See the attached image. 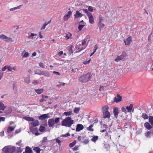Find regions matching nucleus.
<instances>
[{"label": "nucleus", "mask_w": 153, "mask_h": 153, "mask_svg": "<svg viewBox=\"0 0 153 153\" xmlns=\"http://www.w3.org/2000/svg\"><path fill=\"white\" fill-rule=\"evenodd\" d=\"M91 76V73L88 72L86 74L81 75L79 78L78 81L82 83H86L90 80Z\"/></svg>", "instance_id": "obj_1"}, {"label": "nucleus", "mask_w": 153, "mask_h": 153, "mask_svg": "<svg viewBox=\"0 0 153 153\" xmlns=\"http://www.w3.org/2000/svg\"><path fill=\"white\" fill-rule=\"evenodd\" d=\"M74 121L70 117H66L62 121V125L66 127H70L74 123Z\"/></svg>", "instance_id": "obj_2"}, {"label": "nucleus", "mask_w": 153, "mask_h": 153, "mask_svg": "<svg viewBox=\"0 0 153 153\" xmlns=\"http://www.w3.org/2000/svg\"><path fill=\"white\" fill-rule=\"evenodd\" d=\"M82 10L84 12L87 14L89 19V23L92 24H94V21L92 14L91 13L88 12V9H83Z\"/></svg>", "instance_id": "obj_3"}, {"label": "nucleus", "mask_w": 153, "mask_h": 153, "mask_svg": "<svg viewBox=\"0 0 153 153\" xmlns=\"http://www.w3.org/2000/svg\"><path fill=\"white\" fill-rule=\"evenodd\" d=\"M15 149L16 148L14 146H7L4 147L3 151L5 153H13Z\"/></svg>", "instance_id": "obj_4"}, {"label": "nucleus", "mask_w": 153, "mask_h": 153, "mask_svg": "<svg viewBox=\"0 0 153 153\" xmlns=\"http://www.w3.org/2000/svg\"><path fill=\"white\" fill-rule=\"evenodd\" d=\"M127 54L125 52H123L122 54L120 56H117L116 58L115 59V61L116 62H119L121 60L125 59Z\"/></svg>", "instance_id": "obj_5"}, {"label": "nucleus", "mask_w": 153, "mask_h": 153, "mask_svg": "<svg viewBox=\"0 0 153 153\" xmlns=\"http://www.w3.org/2000/svg\"><path fill=\"white\" fill-rule=\"evenodd\" d=\"M88 38H85L83 40H82L81 45H80L82 46L80 48H78V49H80L79 51L85 49L87 47V44H86V42L87 41Z\"/></svg>", "instance_id": "obj_6"}, {"label": "nucleus", "mask_w": 153, "mask_h": 153, "mask_svg": "<svg viewBox=\"0 0 153 153\" xmlns=\"http://www.w3.org/2000/svg\"><path fill=\"white\" fill-rule=\"evenodd\" d=\"M49 113L47 114H44L39 116V119L41 120H43L46 118H48L50 117Z\"/></svg>", "instance_id": "obj_7"}, {"label": "nucleus", "mask_w": 153, "mask_h": 153, "mask_svg": "<svg viewBox=\"0 0 153 153\" xmlns=\"http://www.w3.org/2000/svg\"><path fill=\"white\" fill-rule=\"evenodd\" d=\"M122 100V97L120 95L117 94V96L114 98V101L116 102H118L121 101Z\"/></svg>", "instance_id": "obj_8"}, {"label": "nucleus", "mask_w": 153, "mask_h": 153, "mask_svg": "<svg viewBox=\"0 0 153 153\" xmlns=\"http://www.w3.org/2000/svg\"><path fill=\"white\" fill-rule=\"evenodd\" d=\"M84 128L83 126L82 125L79 124L77 125L76 128V131H79L82 130Z\"/></svg>", "instance_id": "obj_9"}, {"label": "nucleus", "mask_w": 153, "mask_h": 153, "mask_svg": "<svg viewBox=\"0 0 153 153\" xmlns=\"http://www.w3.org/2000/svg\"><path fill=\"white\" fill-rule=\"evenodd\" d=\"M132 38L131 36H129L128 37L126 40L124 41L125 43V45H130L131 42Z\"/></svg>", "instance_id": "obj_10"}, {"label": "nucleus", "mask_w": 153, "mask_h": 153, "mask_svg": "<svg viewBox=\"0 0 153 153\" xmlns=\"http://www.w3.org/2000/svg\"><path fill=\"white\" fill-rule=\"evenodd\" d=\"M133 106V105L131 104L129 106H127L126 107V109L128 111V112L130 113L132 111V112H133L134 110V109H132Z\"/></svg>", "instance_id": "obj_11"}, {"label": "nucleus", "mask_w": 153, "mask_h": 153, "mask_svg": "<svg viewBox=\"0 0 153 153\" xmlns=\"http://www.w3.org/2000/svg\"><path fill=\"white\" fill-rule=\"evenodd\" d=\"M82 14L79 13V11H76L75 14L74 15L75 18H78L80 17H81L83 16Z\"/></svg>", "instance_id": "obj_12"}, {"label": "nucleus", "mask_w": 153, "mask_h": 153, "mask_svg": "<svg viewBox=\"0 0 153 153\" xmlns=\"http://www.w3.org/2000/svg\"><path fill=\"white\" fill-rule=\"evenodd\" d=\"M48 124L49 127L53 126L55 124L54 122V120L53 119H50L48 120Z\"/></svg>", "instance_id": "obj_13"}, {"label": "nucleus", "mask_w": 153, "mask_h": 153, "mask_svg": "<svg viewBox=\"0 0 153 153\" xmlns=\"http://www.w3.org/2000/svg\"><path fill=\"white\" fill-rule=\"evenodd\" d=\"M113 113L115 117L117 118L119 113V110L118 108L117 107H115L113 110Z\"/></svg>", "instance_id": "obj_14"}, {"label": "nucleus", "mask_w": 153, "mask_h": 153, "mask_svg": "<svg viewBox=\"0 0 153 153\" xmlns=\"http://www.w3.org/2000/svg\"><path fill=\"white\" fill-rule=\"evenodd\" d=\"M103 117L105 118H109L110 117V114L108 111L103 112Z\"/></svg>", "instance_id": "obj_15"}, {"label": "nucleus", "mask_w": 153, "mask_h": 153, "mask_svg": "<svg viewBox=\"0 0 153 153\" xmlns=\"http://www.w3.org/2000/svg\"><path fill=\"white\" fill-rule=\"evenodd\" d=\"M30 123L35 126H37L39 124V121L37 120H34V121H32Z\"/></svg>", "instance_id": "obj_16"}, {"label": "nucleus", "mask_w": 153, "mask_h": 153, "mask_svg": "<svg viewBox=\"0 0 153 153\" xmlns=\"http://www.w3.org/2000/svg\"><path fill=\"white\" fill-rule=\"evenodd\" d=\"M72 36V34L71 33L69 32L68 33H66L64 35V37L67 39H71V37Z\"/></svg>", "instance_id": "obj_17"}, {"label": "nucleus", "mask_w": 153, "mask_h": 153, "mask_svg": "<svg viewBox=\"0 0 153 153\" xmlns=\"http://www.w3.org/2000/svg\"><path fill=\"white\" fill-rule=\"evenodd\" d=\"M23 119L27 121H34V118L33 117H24Z\"/></svg>", "instance_id": "obj_18"}, {"label": "nucleus", "mask_w": 153, "mask_h": 153, "mask_svg": "<svg viewBox=\"0 0 153 153\" xmlns=\"http://www.w3.org/2000/svg\"><path fill=\"white\" fill-rule=\"evenodd\" d=\"M145 127L148 130H150L152 128V126L148 122H146L144 124Z\"/></svg>", "instance_id": "obj_19"}, {"label": "nucleus", "mask_w": 153, "mask_h": 153, "mask_svg": "<svg viewBox=\"0 0 153 153\" xmlns=\"http://www.w3.org/2000/svg\"><path fill=\"white\" fill-rule=\"evenodd\" d=\"M12 111V109L10 107H8L4 112L6 114H9L11 113Z\"/></svg>", "instance_id": "obj_20"}, {"label": "nucleus", "mask_w": 153, "mask_h": 153, "mask_svg": "<svg viewBox=\"0 0 153 153\" xmlns=\"http://www.w3.org/2000/svg\"><path fill=\"white\" fill-rule=\"evenodd\" d=\"M34 90L37 94H39L43 92L44 91V89L43 88H41L40 89H35Z\"/></svg>", "instance_id": "obj_21"}, {"label": "nucleus", "mask_w": 153, "mask_h": 153, "mask_svg": "<svg viewBox=\"0 0 153 153\" xmlns=\"http://www.w3.org/2000/svg\"><path fill=\"white\" fill-rule=\"evenodd\" d=\"M25 153H32V151L31 149L28 146H27L25 149Z\"/></svg>", "instance_id": "obj_22"}, {"label": "nucleus", "mask_w": 153, "mask_h": 153, "mask_svg": "<svg viewBox=\"0 0 153 153\" xmlns=\"http://www.w3.org/2000/svg\"><path fill=\"white\" fill-rule=\"evenodd\" d=\"M6 107L4 104L1 102L0 101V110L4 111Z\"/></svg>", "instance_id": "obj_23"}, {"label": "nucleus", "mask_w": 153, "mask_h": 153, "mask_svg": "<svg viewBox=\"0 0 153 153\" xmlns=\"http://www.w3.org/2000/svg\"><path fill=\"white\" fill-rule=\"evenodd\" d=\"M14 127L9 126L8 127L7 129V132L8 133H10L12 131L14 130Z\"/></svg>", "instance_id": "obj_24"}, {"label": "nucleus", "mask_w": 153, "mask_h": 153, "mask_svg": "<svg viewBox=\"0 0 153 153\" xmlns=\"http://www.w3.org/2000/svg\"><path fill=\"white\" fill-rule=\"evenodd\" d=\"M0 38L3 40L6 41L7 37L3 34L0 35Z\"/></svg>", "instance_id": "obj_25"}, {"label": "nucleus", "mask_w": 153, "mask_h": 153, "mask_svg": "<svg viewBox=\"0 0 153 153\" xmlns=\"http://www.w3.org/2000/svg\"><path fill=\"white\" fill-rule=\"evenodd\" d=\"M25 82L27 83H29L30 82V76L29 75L27 76L26 78H25Z\"/></svg>", "instance_id": "obj_26"}, {"label": "nucleus", "mask_w": 153, "mask_h": 153, "mask_svg": "<svg viewBox=\"0 0 153 153\" xmlns=\"http://www.w3.org/2000/svg\"><path fill=\"white\" fill-rule=\"evenodd\" d=\"M22 6V5H20L19 6L15 7L12 8H11L10 9V11H13L15 10L19 9L20 8L21 6Z\"/></svg>", "instance_id": "obj_27"}, {"label": "nucleus", "mask_w": 153, "mask_h": 153, "mask_svg": "<svg viewBox=\"0 0 153 153\" xmlns=\"http://www.w3.org/2000/svg\"><path fill=\"white\" fill-rule=\"evenodd\" d=\"M72 114L73 115V114L72 113V112L71 111L65 112L63 113V115H65L66 116H71Z\"/></svg>", "instance_id": "obj_28"}, {"label": "nucleus", "mask_w": 153, "mask_h": 153, "mask_svg": "<svg viewBox=\"0 0 153 153\" xmlns=\"http://www.w3.org/2000/svg\"><path fill=\"white\" fill-rule=\"evenodd\" d=\"M108 107L107 105H105L102 108V111L103 112H104L106 111H108Z\"/></svg>", "instance_id": "obj_29"}, {"label": "nucleus", "mask_w": 153, "mask_h": 153, "mask_svg": "<svg viewBox=\"0 0 153 153\" xmlns=\"http://www.w3.org/2000/svg\"><path fill=\"white\" fill-rule=\"evenodd\" d=\"M36 35H37L36 34H34L31 33L30 35L28 36V38L30 39H32L33 38L34 36Z\"/></svg>", "instance_id": "obj_30"}, {"label": "nucleus", "mask_w": 153, "mask_h": 153, "mask_svg": "<svg viewBox=\"0 0 153 153\" xmlns=\"http://www.w3.org/2000/svg\"><path fill=\"white\" fill-rule=\"evenodd\" d=\"M33 150L35 151L37 153H39L40 149L37 147H35L33 149Z\"/></svg>", "instance_id": "obj_31"}, {"label": "nucleus", "mask_w": 153, "mask_h": 153, "mask_svg": "<svg viewBox=\"0 0 153 153\" xmlns=\"http://www.w3.org/2000/svg\"><path fill=\"white\" fill-rule=\"evenodd\" d=\"M98 139V137L97 136H94L91 139V140L95 142Z\"/></svg>", "instance_id": "obj_32"}, {"label": "nucleus", "mask_w": 153, "mask_h": 153, "mask_svg": "<svg viewBox=\"0 0 153 153\" xmlns=\"http://www.w3.org/2000/svg\"><path fill=\"white\" fill-rule=\"evenodd\" d=\"M93 126V125H91L88 127L87 128V129L88 130L92 131H94V129L92 128Z\"/></svg>", "instance_id": "obj_33"}, {"label": "nucleus", "mask_w": 153, "mask_h": 153, "mask_svg": "<svg viewBox=\"0 0 153 153\" xmlns=\"http://www.w3.org/2000/svg\"><path fill=\"white\" fill-rule=\"evenodd\" d=\"M142 117L144 119H148V116L145 113H143L142 115Z\"/></svg>", "instance_id": "obj_34"}, {"label": "nucleus", "mask_w": 153, "mask_h": 153, "mask_svg": "<svg viewBox=\"0 0 153 153\" xmlns=\"http://www.w3.org/2000/svg\"><path fill=\"white\" fill-rule=\"evenodd\" d=\"M80 110V108L79 107H76L74 110V113L77 114L78 113Z\"/></svg>", "instance_id": "obj_35"}, {"label": "nucleus", "mask_w": 153, "mask_h": 153, "mask_svg": "<svg viewBox=\"0 0 153 153\" xmlns=\"http://www.w3.org/2000/svg\"><path fill=\"white\" fill-rule=\"evenodd\" d=\"M149 121L150 122L152 126H153V119H152V116H149Z\"/></svg>", "instance_id": "obj_36"}, {"label": "nucleus", "mask_w": 153, "mask_h": 153, "mask_svg": "<svg viewBox=\"0 0 153 153\" xmlns=\"http://www.w3.org/2000/svg\"><path fill=\"white\" fill-rule=\"evenodd\" d=\"M76 140H74L73 142L70 143L69 146L70 147H73L76 144Z\"/></svg>", "instance_id": "obj_37"}, {"label": "nucleus", "mask_w": 153, "mask_h": 153, "mask_svg": "<svg viewBox=\"0 0 153 153\" xmlns=\"http://www.w3.org/2000/svg\"><path fill=\"white\" fill-rule=\"evenodd\" d=\"M45 129V127L41 126L39 128V131L40 132H43L44 131Z\"/></svg>", "instance_id": "obj_38"}, {"label": "nucleus", "mask_w": 153, "mask_h": 153, "mask_svg": "<svg viewBox=\"0 0 153 153\" xmlns=\"http://www.w3.org/2000/svg\"><path fill=\"white\" fill-rule=\"evenodd\" d=\"M43 75H44L46 76L49 77L50 74L48 72L43 71Z\"/></svg>", "instance_id": "obj_39"}, {"label": "nucleus", "mask_w": 153, "mask_h": 153, "mask_svg": "<svg viewBox=\"0 0 153 153\" xmlns=\"http://www.w3.org/2000/svg\"><path fill=\"white\" fill-rule=\"evenodd\" d=\"M6 41L8 42H13L14 41V40L11 38L7 37Z\"/></svg>", "instance_id": "obj_40"}, {"label": "nucleus", "mask_w": 153, "mask_h": 153, "mask_svg": "<svg viewBox=\"0 0 153 153\" xmlns=\"http://www.w3.org/2000/svg\"><path fill=\"white\" fill-rule=\"evenodd\" d=\"M61 119L60 117H57L54 120V122L55 124H57L58 123L60 119Z\"/></svg>", "instance_id": "obj_41"}, {"label": "nucleus", "mask_w": 153, "mask_h": 153, "mask_svg": "<svg viewBox=\"0 0 153 153\" xmlns=\"http://www.w3.org/2000/svg\"><path fill=\"white\" fill-rule=\"evenodd\" d=\"M35 74H38L39 75H43V71H42L39 70V72H37V71H36L35 72Z\"/></svg>", "instance_id": "obj_42"}, {"label": "nucleus", "mask_w": 153, "mask_h": 153, "mask_svg": "<svg viewBox=\"0 0 153 153\" xmlns=\"http://www.w3.org/2000/svg\"><path fill=\"white\" fill-rule=\"evenodd\" d=\"M59 83H60L59 85H57L56 86L58 87H59L61 86H64L65 84V83L64 82H59Z\"/></svg>", "instance_id": "obj_43"}, {"label": "nucleus", "mask_w": 153, "mask_h": 153, "mask_svg": "<svg viewBox=\"0 0 153 153\" xmlns=\"http://www.w3.org/2000/svg\"><path fill=\"white\" fill-rule=\"evenodd\" d=\"M104 24L102 23L101 22L99 23V26L100 30L101 28L104 27Z\"/></svg>", "instance_id": "obj_44"}, {"label": "nucleus", "mask_w": 153, "mask_h": 153, "mask_svg": "<svg viewBox=\"0 0 153 153\" xmlns=\"http://www.w3.org/2000/svg\"><path fill=\"white\" fill-rule=\"evenodd\" d=\"M84 25H79L78 27L79 30L81 31L82 30V28L84 27Z\"/></svg>", "instance_id": "obj_45"}, {"label": "nucleus", "mask_w": 153, "mask_h": 153, "mask_svg": "<svg viewBox=\"0 0 153 153\" xmlns=\"http://www.w3.org/2000/svg\"><path fill=\"white\" fill-rule=\"evenodd\" d=\"M7 69L9 71H11L12 70V67L9 65H7Z\"/></svg>", "instance_id": "obj_46"}, {"label": "nucleus", "mask_w": 153, "mask_h": 153, "mask_svg": "<svg viewBox=\"0 0 153 153\" xmlns=\"http://www.w3.org/2000/svg\"><path fill=\"white\" fill-rule=\"evenodd\" d=\"M81 142L85 144H86L88 143V142H89V140H88V139H87L85 140H84V141H82Z\"/></svg>", "instance_id": "obj_47"}, {"label": "nucleus", "mask_w": 153, "mask_h": 153, "mask_svg": "<svg viewBox=\"0 0 153 153\" xmlns=\"http://www.w3.org/2000/svg\"><path fill=\"white\" fill-rule=\"evenodd\" d=\"M151 134V131H147L145 133V136L147 137H150V134Z\"/></svg>", "instance_id": "obj_48"}, {"label": "nucleus", "mask_w": 153, "mask_h": 153, "mask_svg": "<svg viewBox=\"0 0 153 153\" xmlns=\"http://www.w3.org/2000/svg\"><path fill=\"white\" fill-rule=\"evenodd\" d=\"M70 18L68 16L65 15L63 17V19L66 21H67Z\"/></svg>", "instance_id": "obj_49"}, {"label": "nucleus", "mask_w": 153, "mask_h": 153, "mask_svg": "<svg viewBox=\"0 0 153 153\" xmlns=\"http://www.w3.org/2000/svg\"><path fill=\"white\" fill-rule=\"evenodd\" d=\"M22 151V150H21V149L20 147H18L17 149V153H20Z\"/></svg>", "instance_id": "obj_50"}, {"label": "nucleus", "mask_w": 153, "mask_h": 153, "mask_svg": "<svg viewBox=\"0 0 153 153\" xmlns=\"http://www.w3.org/2000/svg\"><path fill=\"white\" fill-rule=\"evenodd\" d=\"M29 56V53L28 52H26L24 55H22L23 58Z\"/></svg>", "instance_id": "obj_51"}, {"label": "nucleus", "mask_w": 153, "mask_h": 153, "mask_svg": "<svg viewBox=\"0 0 153 153\" xmlns=\"http://www.w3.org/2000/svg\"><path fill=\"white\" fill-rule=\"evenodd\" d=\"M5 119V117H0V123L1 121H4Z\"/></svg>", "instance_id": "obj_52"}, {"label": "nucleus", "mask_w": 153, "mask_h": 153, "mask_svg": "<svg viewBox=\"0 0 153 153\" xmlns=\"http://www.w3.org/2000/svg\"><path fill=\"white\" fill-rule=\"evenodd\" d=\"M70 136V134L68 132L67 133L65 134H62V137H67L69 136Z\"/></svg>", "instance_id": "obj_53"}, {"label": "nucleus", "mask_w": 153, "mask_h": 153, "mask_svg": "<svg viewBox=\"0 0 153 153\" xmlns=\"http://www.w3.org/2000/svg\"><path fill=\"white\" fill-rule=\"evenodd\" d=\"M105 88H106V87H105L103 86H100L99 89V90L100 91H102L103 90L105 89Z\"/></svg>", "instance_id": "obj_54"}, {"label": "nucleus", "mask_w": 153, "mask_h": 153, "mask_svg": "<svg viewBox=\"0 0 153 153\" xmlns=\"http://www.w3.org/2000/svg\"><path fill=\"white\" fill-rule=\"evenodd\" d=\"M121 109L123 112H124L125 114L127 113L126 109L124 107H122V108Z\"/></svg>", "instance_id": "obj_55"}, {"label": "nucleus", "mask_w": 153, "mask_h": 153, "mask_svg": "<svg viewBox=\"0 0 153 153\" xmlns=\"http://www.w3.org/2000/svg\"><path fill=\"white\" fill-rule=\"evenodd\" d=\"M71 14H72V12L71 11H68L67 14H66L65 15L68 16V17H69V18H70V16H71Z\"/></svg>", "instance_id": "obj_56"}, {"label": "nucleus", "mask_w": 153, "mask_h": 153, "mask_svg": "<svg viewBox=\"0 0 153 153\" xmlns=\"http://www.w3.org/2000/svg\"><path fill=\"white\" fill-rule=\"evenodd\" d=\"M47 25V24L46 23H45L42 26V27L41 28V30H43L46 27V26Z\"/></svg>", "instance_id": "obj_57"}, {"label": "nucleus", "mask_w": 153, "mask_h": 153, "mask_svg": "<svg viewBox=\"0 0 153 153\" xmlns=\"http://www.w3.org/2000/svg\"><path fill=\"white\" fill-rule=\"evenodd\" d=\"M88 10L89 11L91 12H92L93 11V9L92 8V7L91 6H89L88 7Z\"/></svg>", "instance_id": "obj_58"}, {"label": "nucleus", "mask_w": 153, "mask_h": 153, "mask_svg": "<svg viewBox=\"0 0 153 153\" xmlns=\"http://www.w3.org/2000/svg\"><path fill=\"white\" fill-rule=\"evenodd\" d=\"M46 101V100L45 98L44 97H42V98L39 101L40 102H42L44 101Z\"/></svg>", "instance_id": "obj_59"}, {"label": "nucleus", "mask_w": 153, "mask_h": 153, "mask_svg": "<svg viewBox=\"0 0 153 153\" xmlns=\"http://www.w3.org/2000/svg\"><path fill=\"white\" fill-rule=\"evenodd\" d=\"M79 146H75L73 148V150L74 151H76L78 150Z\"/></svg>", "instance_id": "obj_60"}, {"label": "nucleus", "mask_w": 153, "mask_h": 153, "mask_svg": "<svg viewBox=\"0 0 153 153\" xmlns=\"http://www.w3.org/2000/svg\"><path fill=\"white\" fill-rule=\"evenodd\" d=\"M90 60H91V59H89V60H88L87 61H84L83 62V64H84L85 65H86L87 64H88L90 62Z\"/></svg>", "instance_id": "obj_61"}, {"label": "nucleus", "mask_w": 153, "mask_h": 153, "mask_svg": "<svg viewBox=\"0 0 153 153\" xmlns=\"http://www.w3.org/2000/svg\"><path fill=\"white\" fill-rule=\"evenodd\" d=\"M47 140V137H43L42 140V143H44Z\"/></svg>", "instance_id": "obj_62"}, {"label": "nucleus", "mask_w": 153, "mask_h": 153, "mask_svg": "<svg viewBox=\"0 0 153 153\" xmlns=\"http://www.w3.org/2000/svg\"><path fill=\"white\" fill-rule=\"evenodd\" d=\"M7 65L5 66L2 68L1 69V71H4L6 70L7 69Z\"/></svg>", "instance_id": "obj_63"}, {"label": "nucleus", "mask_w": 153, "mask_h": 153, "mask_svg": "<svg viewBox=\"0 0 153 153\" xmlns=\"http://www.w3.org/2000/svg\"><path fill=\"white\" fill-rule=\"evenodd\" d=\"M39 66L41 68H44V65L43 64L42 62H40L39 63Z\"/></svg>", "instance_id": "obj_64"}]
</instances>
